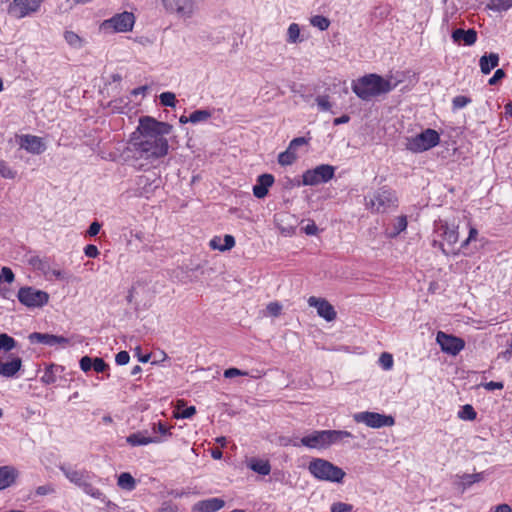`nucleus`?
Listing matches in <instances>:
<instances>
[{
  "label": "nucleus",
  "mask_w": 512,
  "mask_h": 512,
  "mask_svg": "<svg viewBox=\"0 0 512 512\" xmlns=\"http://www.w3.org/2000/svg\"><path fill=\"white\" fill-rule=\"evenodd\" d=\"M172 126L150 116H142L138 126L130 134L125 149L127 158L153 163L164 158L169 152L166 138Z\"/></svg>",
  "instance_id": "f257e3e1"
},
{
  "label": "nucleus",
  "mask_w": 512,
  "mask_h": 512,
  "mask_svg": "<svg viewBox=\"0 0 512 512\" xmlns=\"http://www.w3.org/2000/svg\"><path fill=\"white\" fill-rule=\"evenodd\" d=\"M459 240V226L456 223H449L445 219H437L433 223L431 233V245L438 248L445 256H458L460 249L456 248Z\"/></svg>",
  "instance_id": "f03ea898"
},
{
  "label": "nucleus",
  "mask_w": 512,
  "mask_h": 512,
  "mask_svg": "<svg viewBox=\"0 0 512 512\" xmlns=\"http://www.w3.org/2000/svg\"><path fill=\"white\" fill-rule=\"evenodd\" d=\"M394 87L390 80L377 74H368L352 82L353 92L364 101L386 94Z\"/></svg>",
  "instance_id": "7ed1b4c3"
},
{
  "label": "nucleus",
  "mask_w": 512,
  "mask_h": 512,
  "mask_svg": "<svg viewBox=\"0 0 512 512\" xmlns=\"http://www.w3.org/2000/svg\"><path fill=\"white\" fill-rule=\"evenodd\" d=\"M61 471L65 477L76 486L80 487L82 491L94 499L100 501L105 500V495L97 487L94 486L93 480L95 476L86 470H76L71 467L62 466Z\"/></svg>",
  "instance_id": "20e7f679"
},
{
  "label": "nucleus",
  "mask_w": 512,
  "mask_h": 512,
  "mask_svg": "<svg viewBox=\"0 0 512 512\" xmlns=\"http://www.w3.org/2000/svg\"><path fill=\"white\" fill-rule=\"evenodd\" d=\"M310 474L320 481L342 483L346 473L328 460L314 458L308 464Z\"/></svg>",
  "instance_id": "39448f33"
},
{
  "label": "nucleus",
  "mask_w": 512,
  "mask_h": 512,
  "mask_svg": "<svg viewBox=\"0 0 512 512\" xmlns=\"http://www.w3.org/2000/svg\"><path fill=\"white\" fill-rule=\"evenodd\" d=\"M165 14L183 21L194 18L199 12L197 0H161Z\"/></svg>",
  "instance_id": "423d86ee"
},
{
  "label": "nucleus",
  "mask_w": 512,
  "mask_h": 512,
  "mask_svg": "<svg viewBox=\"0 0 512 512\" xmlns=\"http://www.w3.org/2000/svg\"><path fill=\"white\" fill-rule=\"evenodd\" d=\"M366 207L372 212L385 213L390 209L397 207V197L395 193L386 188L375 191L372 195L365 197Z\"/></svg>",
  "instance_id": "0eeeda50"
},
{
  "label": "nucleus",
  "mask_w": 512,
  "mask_h": 512,
  "mask_svg": "<svg viewBox=\"0 0 512 512\" xmlns=\"http://www.w3.org/2000/svg\"><path fill=\"white\" fill-rule=\"evenodd\" d=\"M439 142V133L434 129L427 128L415 136L407 137L405 147L412 153H422L437 146Z\"/></svg>",
  "instance_id": "6e6552de"
},
{
  "label": "nucleus",
  "mask_w": 512,
  "mask_h": 512,
  "mask_svg": "<svg viewBox=\"0 0 512 512\" xmlns=\"http://www.w3.org/2000/svg\"><path fill=\"white\" fill-rule=\"evenodd\" d=\"M134 24V14L124 11L102 21L99 25V30L104 34L125 33L132 31Z\"/></svg>",
  "instance_id": "1a4fd4ad"
},
{
  "label": "nucleus",
  "mask_w": 512,
  "mask_h": 512,
  "mask_svg": "<svg viewBox=\"0 0 512 512\" xmlns=\"http://www.w3.org/2000/svg\"><path fill=\"white\" fill-rule=\"evenodd\" d=\"M353 420L356 423L364 424L367 427L373 429L391 427L395 424V419L393 416L370 411L354 413Z\"/></svg>",
  "instance_id": "9d476101"
},
{
  "label": "nucleus",
  "mask_w": 512,
  "mask_h": 512,
  "mask_svg": "<svg viewBox=\"0 0 512 512\" xmlns=\"http://www.w3.org/2000/svg\"><path fill=\"white\" fill-rule=\"evenodd\" d=\"M335 167L329 164H321L314 169L306 170L302 175V184L305 186H316L327 183L335 175Z\"/></svg>",
  "instance_id": "9b49d317"
},
{
  "label": "nucleus",
  "mask_w": 512,
  "mask_h": 512,
  "mask_svg": "<svg viewBox=\"0 0 512 512\" xmlns=\"http://www.w3.org/2000/svg\"><path fill=\"white\" fill-rule=\"evenodd\" d=\"M44 0H12L7 13L15 19H23L36 14Z\"/></svg>",
  "instance_id": "f8f14e48"
},
{
  "label": "nucleus",
  "mask_w": 512,
  "mask_h": 512,
  "mask_svg": "<svg viewBox=\"0 0 512 512\" xmlns=\"http://www.w3.org/2000/svg\"><path fill=\"white\" fill-rule=\"evenodd\" d=\"M17 298L19 302L28 308H40L49 301V294L34 287H21Z\"/></svg>",
  "instance_id": "ddd939ff"
},
{
  "label": "nucleus",
  "mask_w": 512,
  "mask_h": 512,
  "mask_svg": "<svg viewBox=\"0 0 512 512\" xmlns=\"http://www.w3.org/2000/svg\"><path fill=\"white\" fill-rule=\"evenodd\" d=\"M436 342L439 344L443 352L453 356L457 355L465 347L463 339L442 331L437 333Z\"/></svg>",
  "instance_id": "4468645a"
},
{
  "label": "nucleus",
  "mask_w": 512,
  "mask_h": 512,
  "mask_svg": "<svg viewBox=\"0 0 512 512\" xmlns=\"http://www.w3.org/2000/svg\"><path fill=\"white\" fill-rule=\"evenodd\" d=\"M125 441L127 445L134 448L150 444H160L163 442V439L161 436L152 435L149 430L145 429L129 434Z\"/></svg>",
  "instance_id": "2eb2a0df"
},
{
  "label": "nucleus",
  "mask_w": 512,
  "mask_h": 512,
  "mask_svg": "<svg viewBox=\"0 0 512 512\" xmlns=\"http://www.w3.org/2000/svg\"><path fill=\"white\" fill-rule=\"evenodd\" d=\"M308 140L304 137L294 138L288 148L278 155V162L282 166L292 165L298 158L297 149L300 146L307 145Z\"/></svg>",
  "instance_id": "dca6fc26"
},
{
  "label": "nucleus",
  "mask_w": 512,
  "mask_h": 512,
  "mask_svg": "<svg viewBox=\"0 0 512 512\" xmlns=\"http://www.w3.org/2000/svg\"><path fill=\"white\" fill-rule=\"evenodd\" d=\"M307 302L310 307L316 308L318 316L326 321L331 322L336 319L337 313L326 299L311 296Z\"/></svg>",
  "instance_id": "f3484780"
},
{
  "label": "nucleus",
  "mask_w": 512,
  "mask_h": 512,
  "mask_svg": "<svg viewBox=\"0 0 512 512\" xmlns=\"http://www.w3.org/2000/svg\"><path fill=\"white\" fill-rule=\"evenodd\" d=\"M20 148L28 153L39 155L46 150V144L41 137L24 134L19 137Z\"/></svg>",
  "instance_id": "a211bd4d"
},
{
  "label": "nucleus",
  "mask_w": 512,
  "mask_h": 512,
  "mask_svg": "<svg viewBox=\"0 0 512 512\" xmlns=\"http://www.w3.org/2000/svg\"><path fill=\"white\" fill-rule=\"evenodd\" d=\"M302 446L309 449L322 450L327 448L325 430L314 431L300 439Z\"/></svg>",
  "instance_id": "6ab92c4d"
},
{
  "label": "nucleus",
  "mask_w": 512,
  "mask_h": 512,
  "mask_svg": "<svg viewBox=\"0 0 512 512\" xmlns=\"http://www.w3.org/2000/svg\"><path fill=\"white\" fill-rule=\"evenodd\" d=\"M22 368V360L18 356L10 355L6 361L0 360V376L14 378Z\"/></svg>",
  "instance_id": "aec40b11"
},
{
  "label": "nucleus",
  "mask_w": 512,
  "mask_h": 512,
  "mask_svg": "<svg viewBox=\"0 0 512 512\" xmlns=\"http://www.w3.org/2000/svg\"><path fill=\"white\" fill-rule=\"evenodd\" d=\"M29 340L31 343H41L47 346H64L69 343V339L66 337L38 332L30 334Z\"/></svg>",
  "instance_id": "412c9836"
},
{
  "label": "nucleus",
  "mask_w": 512,
  "mask_h": 512,
  "mask_svg": "<svg viewBox=\"0 0 512 512\" xmlns=\"http://www.w3.org/2000/svg\"><path fill=\"white\" fill-rule=\"evenodd\" d=\"M451 38L454 43H463L465 46H472L477 41V32L474 29H454L451 32Z\"/></svg>",
  "instance_id": "4be33fe9"
},
{
  "label": "nucleus",
  "mask_w": 512,
  "mask_h": 512,
  "mask_svg": "<svg viewBox=\"0 0 512 512\" xmlns=\"http://www.w3.org/2000/svg\"><path fill=\"white\" fill-rule=\"evenodd\" d=\"M224 500L221 498H209L198 501L192 507L194 512H217L224 507Z\"/></svg>",
  "instance_id": "5701e85b"
},
{
  "label": "nucleus",
  "mask_w": 512,
  "mask_h": 512,
  "mask_svg": "<svg viewBox=\"0 0 512 512\" xmlns=\"http://www.w3.org/2000/svg\"><path fill=\"white\" fill-rule=\"evenodd\" d=\"M274 183V176L271 174H262L258 176L257 183L253 186V194L256 198L262 199L268 194L269 188Z\"/></svg>",
  "instance_id": "b1692460"
},
{
  "label": "nucleus",
  "mask_w": 512,
  "mask_h": 512,
  "mask_svg": "<svg viewBox=\"0 0 512 512\" xmlns=\"http://www.w3.org/2000/svg\"><path fill=\"white\" fill-rule=\"evenodd\" d=\"M18 470L13 466L0 467V490L10 487L18 477Z\"/></svg>",
  "instance_id": "393cba45"
},
{
  "label": "nucleus",
  "mask_w": 512,
  "mask_h": 512,
  "mask_svg": "<svg viewBox=\"0 0 512 512\" xmlns=\"http://www.w3.org/2000/svg\"><path fill=\"white\" fill-rule=\"evenodd\" d=\"M247 467L262 476L269 475L271 472V465L267 459L252 457L247 461Z\"/></svg>",
  "instance_id": "a878e982"
},
{
  "label": "nucleus",
  "mask_w": 512,
  "mask_h": 512,
  "mask_svg": "<svg viewBox=\"0 0 512 512\" xmlns=\"http://www.w3.org/2000/svg\"><path fill=\"white\" fill-rule=\"evenodd\" d=\"M210 247L214 250L227 251L235 246V239L232 235H225L223 238L215 236L210 240Z\"/></svg>",
  "instance_id": "bb28decb"
},
{
  "label": "nucleus",
  "mask_w": 512,
  "mask_h": 512,
  "mask_svg": "<svg viewBox=\"0 0 512 512\" xmlns=\"http://www.w3.org/2000/svg\"><path fill=\"white\" fill-rule=\"evenodd\" d=\"M499 64V55L490 53L483 55L479 60L480 70L483 74H489Z\"/></svg>",
  "instance_id": "cd10ccee"
},
{
  "label": "nucleus",
  "mask_w": 512,
  "mask_h": 512,
  "mask_svg": "<svg viewBox=\"0 0 512 512\" xmlns=\"http://www.w3.org/2000/svg\"><path fill=\"white\" fill-rule=\"evenodd\" d=\"M65 42L70 48L80 50L86 45V39L72 30H65L63 33Z\"/></svg>",
  "instance_id": "c85d7f7f"
},
{
  "label": "nucleus",
  "mask_w": 512,
  "mask_h": 512,
  "mask_svg": "<svg viewBox=\"0 0 512 512\" xmlns=\"http://www.w3.org/2000/svg\"><path fill=\"white\" fill-rule=\"evenodd\" d=\"M327 448L331 445L338 444L346 438H352V433L345 430H325Z\"/></svg>",
  "instance_id": "c756f323"
},
{
  "label": "nucleus",
  "mask_w": 512,
  "mask_h": 512,
  "mask_svg": "<svg viewBox=\"0 0 512 512\" xmlns=\"http://www.w3.org/2000/svg\"><path fill=\"white\" fill-rule=\"evenodd\" d=\"M64 368L60 365L50 364L44 370L43 375L41 376V382L50 385L56 382L57 374L62 373Z\"/></svg>",
  "instance_id": "7c9ffc66"
},
{
  "label": "nucleus",
  "mask_w": 512,
  "mask_h": 512,
  "mask_svg": "<svg viewBox=\"0 0 512 512\" xmlns=\"http://www.w3.org/2000/svg\"><path fill=\"white\" fill-rule=\"evenodd\" d=\"M484 479L483 472L474 474H463L459 476L458 487L463 491L468 489L474 483H478Z\"/></svg>",
  "instance_id": "2f4dec72"
},
{
  "label": "nucleus",
  "mask_w": 512,
  "mask_h": 512,
  "mask_svg": "<svg viewBox=\"0 0 512 512\" xmlns=\"http://www.w3.org/2000/svg\"><path fill=\"white\" fill-rule=\"evenodd\" d=\"M407 228V218L402 215L395 218L392 227L386 230V236L389 238H394L399 235L401 232L406 230Z\"/></svg>",
  "instance_id": "473e14b6"
},
{
  "label": "nucleus",
  "mask_w": 512,
  "mask_h": 512,
  "mask_svg": "<svg viewBox=\"0 0 512 512\" xmlns=\"http://www.w3.org/2000/svg\"><path fill=\"white\" fill-rule=\"evenodd\" d=\"M171 429V426H167L162 421H158L152 424L150 433L152 435L161 436L164 442L167 438L171 437Z\"/></svg>",
  "instance_id": "72a5a7b5"
},
{
  "label": "nucleus",
  "mask_w": 512,
  "mask_h": 512,
  "mask_svg": "<svg viewBox=\"0 0 512 512\" xmlns=\"http://www.w3.org/2000/svg\"><path fill=\"white\" fill-rule=\"evenodd\" d=\"M130 104L128 97H119L109 103V108L114 113H126Z\"/></svg>",
  "instance_id": "f704fd0d"
},
{
  "label": "nucleus",
  "mask_w": 512,
  "mask_h": 512,
  "mask_svg": "<svg viewBox=\"0 0 512 512\" xmlns=\"http://www.w3.org/2000/svg\"><path fill=\"white\" fill-rule=\"evenodd\" d=\"M117 485L127 491H132L136 487V481L128 472H123L118 476Z\"/></svg>",
  "instance_id": "c9c22d12"
},
{
  "label": "nucleus",
  "mask_w": 512,
  "mask_h": 512,
  "mask_svg": "<svg viewBox=\"0 0 512 512\" xmlns=\"http://www.w3.org/2000/svg\"><path fill=\"white\" fill-rule=\"evenodd\" d=\"M486 7L495 12L507 11L512 7V0H489Z\"/></svg>",
  "instance_id": "e433bc0d"
},
{
  "label": "nucleus",
  "mask_w": 512,
  "mask_h": 512,
  "mask_svg": "<svg viewBox=\"0 0 512 512\" xmlns=\"http://www.w3.org/2000/svg\"><path fill=\"white\" fill-rule=\"evenodd\" d=\"M212 116L211 111L206 109H200L192 112L189 115L190 123L192 124H198L208 121Z\"/></svg>",
  "instance_id": "4c0bfd02"
},
{
  "label": "nucleus",
  "mask_w": 512,
  "mask_h": 512,
  "mask_svg": "<svg viewBox=\"0 0 512 512\" xmlns=\"http://www.w3.org/2000/svg\"><path fill=\"white\" fill-rule=\"evenodd\" d=\"M300 38V27L297 23H291L287 30V42L291 44H296L301 42Z\"/></svg>",
  "instance_id": "58836bf2"
},
{
  "label": "nucleus",
  "mask_w": 512,
  "mask_h": 512,
  "mask_svg": "<svg viewBox=\"0 0 512 512\" xmlns=\"http://www.w3.org/2000/svg\"><path fill=\"white\" fill-rule=\"evenodd\" d=\"M16 347V341L6 333L0 334V351L9 352Z\"/></svg>",
  "instance_id": "ea45409f"
},
{
  "label": "nucleus",
  "mask_w": 512,
  "mask_h": 512,
  "mask_svg": "<svg viewBox=\"0 0 512 512\" xmlns=\"http://www.w3.org/2000/svg\"><path fill=\"white\" fill-rule=\"evenodd\" d=\"M46 279L49 281L68 280L69 276L64 270L53 267L52 270H47Z\"/></svg>",
  "instance_id": "a19ab883"
},
{
  "label": "nucleus",
  "mask_w": 512,
  "mask_h": 512,
  "mask_svg": "<svg viewBox=\"0 0 512 512\" xmlns=\"http://www.w3.org/2000/svg\"><path fill=\"white\" fill-rule=\"evenodd\" d=\"M476 415L474 408L469 404L462 406L458 411V417L462 420L472 421L476 418Z\"/></svg>",
  "instance_id": "79ce46f5"
},
{
  "label": "nucleus",
  "mask_w": 512,
  "mask_h": 512,
  "mask_svg": "<svg viewBox=\"0 0 512 512\" xmlns=\"http://www.w3.org/2000/svg\"><path fill=\"white\" fill-rule=\"evenodd\" d=\"M330 512H354V506L346 502L336 501L331 504Z\"/></svg>",
  "instance_id": "37998d69"
},
{
  "label": "nucleus",
  "mask_w": 512,
  "mask_h": 512,
  "mask_svg": "<svg viewBox=\"0 0 512 512\" xmlns=\"http://www.w3.org/2000/svg\"><path fill=\"white\" fill-rule=\"evenodd\" d=\"M310 23L312 26L317 27L322 31L328 29L330 25V21L328 20V18L321 15L313 16L310 20Z\"/></svg>",
  "instance_id": "c03bdc74"
},
{
  "label": "nucleus",
  "mask_w": 512,
  "mask_h": 512,
  "mask_svg": "<svg viewBox=\"0 0 512 512\" xmlns=\"http://www.w3.org/2000/svg\"><path fill=\"white\" fill-rule=\"evenodd\" d=\"M160 103L166 107L176 106V96L173 92H163L159 96Z\"/></svg>",
  "instance_id": "a18cd8bd"
},
{
  "label": "nucleus",
  "mask_w": 512,
  "mask_h": 512,
  "mask_svg": "<svg viewBox=\"0 0 512 512\" xmlns=\"http://www.w3.org/2000/svg\"><path fill=\"white\" fill-rule=\"evenodd\" d=\"M0 175L5 179H14L17 172L7 162L0 160Z\"/></svg>",
  "instance_id": "49530a36"
},
{
  "label": "nucleus",
  "mask_w": 512,
  "mask_h": 512,
  "mask_svg": "<svg viewBox=\"0 0 512 512\" xmlns=\"http://www.w3.org/2000/svg\"><path fill=\"white\" fill-rule=\"evenodd\" d=\"M379 364L384 370H391L394 364L392 355L387 352L382 353L379 357Z\"/></svg>",
  "instance_id": "de8ad7c7"
},
{
  "label": "nucleus",
  "mask_w": 512,
  "mask_h": 512,
  "mask_svg": "<svg viewBox=\"0 0 512 512\" xmlns=\"http://www.w3.org/2000/svg\"><path fill=\"white\" fill-rule=\"evenodd\" d=\"M471 103V99L467 96L459 95L453 98L452 107L454 110L462 109Z\"/></svg>",
  "instance_id": "09e8293b"
},
{
  "label": "nucleus",
  "mask_w": 512,
  "mask_h": 512,
  "mask_svg": "<svg viewBox=\"0 0 512 512\" xmlns=\"http://www.w3.org/2000/svg\"><path fill=\"white\" fill-rule=\"evenodd\" d=\"M31 264H32L36 269L40 270V271L43 273V275H44L45 277H46V272H47V270H52V268H53V267H52L48 262H46V261H44V260H42V259H40V258H38V257H37V258L32 259V260H31Z\"/></svg>",
  "instance_id": "8fccbe9b"
},
{
  "label": "nucleus",
  "mask_w": 512,
  "mask_h": 512,
  "mask_svg": "<svg viewBox=\"0 0 512 512\" xmlns=\"http://www.w3.org/2000/svg\"><path fill=\"white\" fill-rule=\"evenodd\" d=\"M177 418L189 419L196 413V408L194 406L184 407L183 409L180 406L177 407Z\"/></svg>",
  "instance_id": "3c124183"
},
{
  "label": "nucleus",
  "mask_w": 512,
  "mask_h": 512,
  "mask_svg": "<svg viewBox=\"0 0 512 512\" xmlns=\"http://www.w3.org/2000/svg\"><path fill=\"white\" fill-rule=\"evenodd\" d=\"M316 103L321 111H329L332 107L328 95H320L316 98Z\"/></svg>",
  "instance_id": "603ef678"
},
{
  "label": "nucleus",
  "mask_w": 512,
  "mask_h": 512,
  "mask_svg": "<svg viewBox=\"0 0 512 512\" xmlns=\"http://www.w3.org/2000/svg\"><path fill=\"white\" fill-rule=\"evenodd\" d=\"M282 310V305L279 302H270L266 306V314L269 316L277 317L280 315Z\"/></svg>",
  "instance_id": "864d4df0"
},
{
  "label": "nucleus",
  "mask_w": 512,
  "mask_h": 512,
  "mask_svg": "<svg viewBox=\"0 0 512 512\" xmlns=\"http://www.w3.org/2000/svg\"><path fill=\"white\" fill-rule=\"evenodd\" d=\"M454 16V13H451L450 15L448 14V12L445 13L444 17H443V21H442V25H441V29L445 32H449L453 26H454V21H452V18Z\"/></svg>",
  "instance_id": "5fc2aeb1"
},
{
  "label": "nucleus",
  "mask_w": 512,
  "mask_h": 512,
  "mask_svg": "<svg viewBox=\"0 0 512 512\" xmlns=\"http://www.w3.org/2000/svg\"><path fill=\"white\" fill-rule=\"evenodd\" d=\"M278 445L280 446H294V447H298L301 445L300 441H298L297 439H293L291 437H286V436H280L278 438Z\"/></svg>",
  "instance_id": "6e6d98bb"
},
{
  "label": "nucleus",
  "mask_w": 512,
  "mask_h": 512,
  "mask_svg": "<svg viewBox=\"0 0 512 512\" xmlns=\"http://www.w3.org/2000/svg\"><path fill=\"white\" fill-rule=\"evenodd\" d=\"M92 368L97 373H102V372H104L108 368V365L106 364V362L102 358L96 357V358H93Z\"/></svg>",
  "instance_id": "4d7b16f0"
},
{
  "label": "nucleus",
  "mask_w": 512,
  "mask_h": 512,
  "mask_svg": "<svg viewBox=\"0 0 512 512\" xmlns=\"http://www.w3.org/2000/svg\"><path fill=\"white\" fill-rule=\"evenodd\" d=\"M248 372L242 371L238 368H228L224 371V377L225 378H234L237 376H247Z\"/></svg>",
  "instance_id": "13d9d810"
},
{
  "label": "nucleus",
  "mask_w": 512,
  "mask_h": 512,
  "mask_svg": "<svg viewBox=\"0 0 512 512\" xmlns=\"http://www.w3.org/2000/svg\"><path fill=\"white\" fill-rule=\"evenodd\" d=\"M158 512H178V506L171 501H164L158 509Z\"/></svg>",
  "instance_id": "bf43d9fd"
},
{
  "label": "nucleus",
  "mask_w": 512,
  "mask_h": 512,
  "mask_svg": "<svg viewBox=\"0 0 512 512\" xmlns=\"http://www.w3.org/2000/svg\"><path fill=\"white\" fill-rule=\"evenodd\" d=\"M80 368L84 372H88L93 365V358L89 356H83L79 362Z\"/></svg>",
  "instance_id": "052dcab7"
},
{
  "label": "nucleus",
  "mask_w": 512,
  "mask_h": 512,
  "mask_svg": "<svg viewBox=\"0 0 512 512\" xmlns=\"http://www.w3.org/2000/svg\"><path fill=\"white\" fill-rule=\"evenodd\" d=\"M130 360L129 353L127 351H120L116 354L115 362L117 365H126Z\"/></svg>",
  "instance_id": "680f3d73"
},
{
  "label": "nucleus",
  "mask_w": 512,
  "mask_h": 512,
  "mask_svg": "<svg viewBox=\"0 0 512 512\" xmlns=\"http://www.w3.org/2000/svg\"><path fill=\"white\" fill-rule=\"evenodd\" d=\"M84 253L89 258H96L99 255V250H98L97 246H95L93 244H89V245L85 246Z\"/></svg>",
  "instance_id": "e2e57ef3"
},
{
  "label": "nucleus",
  "mask_w": 512,
  "mask_h": 512,
  "mask_svg": "<svg viewBox=\"0 0 512 512\" xmlns=\"http://www.w3.org/2000/svg\"><path fill=\"white\" fill-rule=\"evenodd\" d=\"M1 276L8 283H12L14 281V273L9 267H3L0 272Z\"/></svg>",
  "instance_id": "0e129e2a"
},
{
  "label": "nucleus",
  "mask_w": 512,
  "mask_h": 512,
  "mask_svg": "<svg viewBox=\"0 0 512 512\" xmlns=\"http://www.w3.org/2000/svg\"><path fill=\"white\" fill-rule=\"evenodd\" d=\"M505 77V72L503 69H497L494 75L489 79V85L497 84L501 79Z\"/></svg>",
  "instance_id": "69168bd1"
},
{
  "label": "nucleus",
  "mask_w": 512,
  "mask_h": 512,
  "mask_svg": "<svg viewBox=\"0 0 512 512\" xmlns=\"http://www.w3.org/2000/svg\"><path fill=\"white\" fill-rule=\"evenodd\" d=\"M100 229L101 224L98 221H94L90 224L86 233L89 237H94L99 233Z\"/></svg>",
  "instance_id": "338daca9"
},
{
  "label": "nucleus",
  "mask_w": 512,
  "mask_h": 512,
  "mask_svg": "<svg viewBox=\"0 0 512 512\" xmlns=\"http://www.w3.org/2000/svg\"><path fill=\"white\" fill-rule=\"evenodd\" d=\"M302 230L306 235H316L318 232V227L313 221L308 222L307 225L302 227Z\"/></svg>",
  "instance_id": "774afa93"
}]
</instances>
